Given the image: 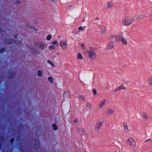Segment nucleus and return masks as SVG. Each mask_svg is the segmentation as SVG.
Here are the masks:
<instances>
[{
  "label": "nucleus",
  "mask_w": 152,
  "mask_h": 152,
  "mask_svg": "<svg viewBox=\"0 0 152 152\" xmlns=\"http://www.w3.org/2000/svg\"><path fill=\"white\" fill-rule=\"evenodd\" d=\"M4 139V137H0V141H2Z\"/></svg>",
  "instance_id": "41"
},
{
  "label": "nucleus",
  "mask_w": 152,
  "mask_h": 152,
  "mask_svg": "<svg viewBox=\"0 0 152 152\" xmlns=\"http://www.w3.org/2000/svg\"><path fill=\"white\" fill-rule=\"evenodd\" d=\"M34 46L29 45L28 48L32 55L37 56L40 54L41 51L47 48V45L42 41H36L34 43Z\"/></svg>",
  "instance_id": "1"
},
{
  "label": "nucleus",
  "mask_w": 152,
  "mask_h": 152,
  "mask_svg": "<svg viewBox=\"0 0 152 152\" xmlns=\"http://www.w3.org/2000/svg\"><path fill=\"white\" fill-rule=\"evenodd\" d=\"M39 142L38 140H36L35 141L34 146H35V148H36V149H37L38 148Z\"/></svg>",
  "instance_id": "23"
},
{
  "label": "nucleus",
  "mask_w": 152,
  "mask_h": 152,
  "mask_svg": "<svg viewBox=\"0 0 152 152\" xmlns=\"http://www.w3.org/2000/svg\"><path fill=\"white\" fill-rule=\"evenodd\" d=\"M88 56L92 60H95L96 58V52L92 50H90L88 51Z\"/></svg>",
  "instance_id": "3"
},
{
  "label": "nucleus",
  "mask_w": 152,
  "mask_h": 152,
  "mask_svg": "<svg viewBox=\"0 0 152 152\" xmlns=\"http://www.w3.org/2000/svg\"><path fill=\"white\" fill-rule=\"evenodd\" d=\"M73 121L75 123H77L78 122V120L77 119H75Z\"/></svg>",
  "instance_id": "40"
},
{
  "label": "nucleus",
  "mask_w": 152,
  "mask_h": 152,
  "mask_svg": "<svg viewBox=\"0 0 152 152\" xmlns=\"http://www.w3.org/2000/svg\"><path fill=\"white\" fill-rule=\"evenodd\" d=\"M76 131L80 134L83 135L85 134V131L83 129L80 128H77L76 129Z\"/></svg>",
  "instance_id": "11"
},
{
  "label": "nucleus",
  "mask_w": 152,
  "mask_h": 152,
  "mask_svg": "<svg viewBox=\"0 0 152 152\" xmlns=\"http://www.w3.org/2000/svg\"><path fill=\"white\" fill-rule=\"evenodd\" d=\"M100 32L101 34H103L106 33L107 28L105 26H102L99 27Z\"/></svg>",
  "instance_id": "7"
},
{
  "label": "nucleus",
  "mask_w": 152,
  "mask_h": 152,
  "mask_svg": "<svg viewBox=\"0 0 152 152\" xmlns=\"http://www.w3.org/2000/svg\"><path fill=\"white\" fill-rule=\"evenodd\" d=\"M114 47V44L113 42H109L106 46V49L107 50H110L113 49Z\"/></svg>",
  "instance_id": "8"
},
{
  "label": "nucleus",
  "mask_w": 152,
  "mask_h": 152,
  "mask_svg": "<svg viewBox=\"0 0 152 152\" xmlns=\"http://www.w3.org/2000/svg\"><path fill=\"white\" fill-rule=\"evenodd\" d=\"M18 35L16 34L14 35V37L16 39V40L15 41V43L18 45L19 46H21L22 45V43L20 41L21 38L19 37L17 39V37Z\"/></svg>",
  "instance_id": "6"
},
{
  "label": "nucleus",
  "mask_w": 152,
  "mask_h": 152,
  "mask_svg": "<svg viewBox=\"0 0 152 152\" xmlns=\"http://www.w3.org/2000/svg\"><path fill=\"white\" fill-rule=\"evenodd\" d=\"M48 79L50 83L52 84L53 83V77H48Z\"/></svg>",
  "instance_id": "25"
},
{
  "label": "nucleus",
  "mask_w": 152,
  "mask_h": 152,
  "mask_svg": "<svg viewBox=\"0 0 152 152\" xmlns=\"http://www.w3.org/2000/svg\"><path fill=\"white\" fill-rule=\"evenodd\" d=\"M119 39L122 42V44L123 45H126L127 43L126 39L122 37H120L119 38Z\"/></svg>",
  "instance_id": "13"
},
{
  "label": "nucleus",
  "mask_w": 152,
  "mask_h": 152,
  "mask_svg": "<svg viewBox=\"0 0 152 152\" xmlns=\"http://www.w3.org/2000/svg\"><path fill=\"white\" fill-rule=\"evenodd\" d=\"M77 57L78 59L82 60L83 59L82 56L80 53H78L77 56Z\"/></svg>",
  "instance_id": "24"
},
{
  "label": "nucleus",
  "mask_w": 152,
  "mask_h": 152,
  "mask_svg": "<svg viewBox=\"0 0 152 152\" xmlns=\"http://www.w3.org/2000/svg\"><path fill=\"white\" fill-rule=\"evenodd\" d=\"M59 45L62 49H66L68 46L67 40H61L59 43Z\"/></svg>",
  "instance_id": "4"
},
{
  "label": "nucleus",
  "mask_w": 152,
  "mask_h": 152,
  "mask_svg": "<svg viewBox=\"0 0 152 152\" xmlns=\"http://www.w3.org/2000/svg\"><path fill=\"white\" fill-rule=\"evenodd\" d=\"M78 98L80 100H81V101H86V99L85 97L83 95L79 96L78 97Z\"/></svg>",
  "instance_id": "22"
},
{
  "label": "nucleus",
  "mask_w": 152,
  "mask_h": 152,
  "mask_svg": "<svg viewBox=\"0 0 152 152\" xmlns=\"http://www.w3.org/2000/svg\"><path fill=\"white\" fill-rule=\"evenodd\" d=\"M5 51L4 48H3L1 50H0V53H2Z\"/></svg>",
  "instance_id": "38"
},
{
  "label": "nucleus",
  "mask_w": 152,
  "mask_h": 152,
  "mask_svg": "<svg viewBox=\"0 0 152 152\" xmlns=\"http://www.w3.org/2000/svg\"><path fill=\"white\" fill-rule=\"evenodd\" d=\"M126 89V88L123 85H122L120 86L117 88V89L115 91L116 92L118 91H119L121 89L125 90Z\"/></svg>",
  "instance_id": "19"
},
{
  "label": "nucleus",
  "mask_w": 152,
  "mask_h": 152,
  "mask_svg": "<svg viewBox=\"0 0 152 152\" xmlns=\"http://www.w3.org/2000/svg\"><path fill=\"white\" fill-rule=\"evenodd\" d=\"M51 37L52 36L51 35H48L46 37V39L47 40H50L51 39Z\"/></svg>",
  "instance_id": "32"
},
{
  "label": "nucleus",
  "mask_w": 152,
  "mask_h": 152,
  "mask_svg": "<svg viewBox=\"0 0 152 152\" xmlns=\"http://www.w3.org/2000/svg\"><path fill=\"white\" fill-rule=\"evenodd\" d=\"M48 48L50 50H55L56 49L55 46L54 45H50L49 47Z\"/></svg>",
  "instance_id": "26"
},
{
  "label": "nucleus",
  "mask_w": 152,
  "mask_h": 152,
  "mask_svg": "<svg viewBox=\"0 0 152 152\" xmlns=\"http://www.w3.org/2000/svg\"><path fill=\"white\" fill-rule=\"evenodd\" d=\"M86 27V26H84V27L80 26L78 28V29L81 31H83L84 28Z\"/></svg>",
  "instance_id": "30"
},
{
  "label": "nucleus",
  "mask_w": 152,
  "mask_h": 152,
  "mask_svg": "<svg viewBox=\"0 0 152 152\" xmlns=\"http://www.w3.org/2000/svg\"><path fill=\"white\" fill-rule=\"evenodd\" d=\"M123 129L126 132L128 131L129 127L128 125L126 123H124L123 125Z\"/></svg>",
  "instance_id": "16"
},
{
  "label": "nucleus",
  "mask_w": 152,
  "mask_h": 152,
  "mask_svg": "<svg viewBox=\"0 0 152 152\" xmlns=\"http://www.w3.org/2000/svg\"><path fill=\"white\" fill-rule=\"evenodd\" d=\"M15 75V73H12L10 75V76H9L8 77L9 79H12Z\"/></svg>",
  "instance_id": "31"
},
{
  "label": "nucleus",
  "mask_w": 152,
  "mask_h": 152,
  "mask_svg": "<svg viewBox=\"0 0 152 152\" xmlns=\"http://www.w3.org/2000/svg\"><path fill=\"white\" fill-rule=\"evenodd\" d=\"M134 19L133 18L126 17L122 20V23L125 26H129L134 21Z\"/></svg>",
  "instance_id": "2"
},
{
  "label": "nucleus",
  "mask_w": 152,
  "mask_h": 152,
  "mask_svg": "<svg viewBox=\"0 0 152 152\" xmlns=\"http://www.w3.org/2000/svg\"><path fill=\"white\" fill-rule=\"evenodd\" d=\"M52 126L54 130H55L57 129V127L56 125L53 124L52 125Z\"/></svg>",
  "instance_id": "33"
},
{
  "label": "nucleus",
  "mask_w": 152,
  "mask_h": 152,
  "mask_svg": "<svg viewBox=\"0 0 152 152\" xmlns=\"http://www.w3.org/2000/svg\"><path fill=\"white\" fill-rule=\"evenodd\" d=\"M48 63L49 64H50L53 67L54 66V65L50 61L48 60Z\"/></svg>",
  "instance_id": "34"
},
{
  "label": "nucleus",
  "mask_w": 152,
  "mask_h": 152,
  "mask_svg": "<svg viewBox=\"0 0 152 152\" xmlns=\"http://www.w3.org/2000/svg\"><path fill=\"white\" fill-rule=\"evenodd\" d=\"M92 91L93 93V94L94 95H96L97 92H96V90L95 89H93L92 90Z\"/></svg>",
  "instance_id": "36"
},
{
  "label": "nucleus",
  "mask_w": 152,
  "mask_h": 152,
  "mask_svg": "<svg viewBox=\"0 0 152 152\" xmlns=\"http://www.w3.org/2000/svg\"><path fill=\"white\" fill-rule=\"evenodd\" d=\"M148 83L149 84L152 85V80L151 79H150L148 81Z\"/></svg>",
  "instance_id": "35"
},
{
  "label": "nucleus",
  "mask_w": 152,
  "mask_h": 152,
  "mask_svg": "<svg viewBox=\"0 0 152 152\" xmlns=\"http://www.w3.org/2000/svg\"><path fill=\"white\" fill-rule=\"evenodd\" d=\"M103 123V122H100L97 123L96 125L95 129L96 131H98L102 126Z\"/></svg>",
  "instance_id": "9"
},
{
  "label": "nucleus",
  "mask_w": 152,
  "mask_h": 152,
  "mask_svg": "<svg viewBox=\"0 0 152 152\" xmlns=\"http://www.w3.org/2000/svg\"><path fill=\"white\" fill-rule=\"evenodd\" d=\"M1 144L0 143V148H1Z\"/></svg>",
  "instance_id": "45"
},
{
  "label": "nucleus",
  "mask_w": 152,
  "mask_h": 152,
  "mask_svg": "<svg viewBox=\"0 0 152 152\" xmlns=\"http://www.w3.org/2000/svg\"><path fill=\"white\" fill-rule=\"evenodd\" d=\"M25 26L26 27H27L29 28H30L31 29H32L35 31H36V29L35 28L32 26L31 25L28 24V23H26L25 24Z\"/></svg>",
  "instance_id": "15"
},
{
  "label": "nucleus",
  "mask_w": 152,
  "mask_h": 152,
  "mask_svg": "<svg viewBox=\"0 0 152 152\" xmlns=\"http://www.w3.org/2000/svg\"><path fill=\"white\" fill-rule=\"evenodd\" d=\"M57 43H58V42L56 40H54L53 41H52L50 42V44H51L53 45H55Z\"/></svg>",
  "instance_id": "29"
},
{
  "label": "nucleus",
  "mask_w": 152,
  "mask_h": 152,
  "mask_svg": "<svg viewBox=\"0 0 152 152\" xmlns=\"http://www.w3.org/2000/svg\"><path fill=\"white\" fill-rule=\"evenodd\" d=\"M13 41L11 39H9L7 40V41H6V43L7 44H11Z\"/></svg>",
  "instance_id": "28"
},
{
  "label": "nucleus",
  "mask_w": 152,
  "mask_h": 152,
  "mask_svg": "<svg viewBox=\"0 0 152 152\" xmlns=\"http://www.w3.org/2000/svg\"><path fill=\"white\" fill-rule=\"evenodd\" d=\"M127 142L132 146H135L136 142L134 139L132 137H130L127 140Z\"/></svg>",
  "instance_id": "5"
},
{
  "label": "nucleus",
  "mask_w": 152,
  "mask_h": 152,
  "mask_svg": "<svg viewBox=\"0 0 152 152\" xmlns=\"http://www.w3.org/2000/svg\"><path fill=\"white\" fill-rule=\"evenodd\" d=\"M151 138H149V139H148V140H146L145 141V142H147L148 141H151Z\"/></svg>",
  "instance_id": "42"
},
{
  "label": "nucleus",
  "mask_w": 152,
  "mask_h": 152,
  "mask_svg": "<svg viewBox=\"0 0 152 152\" xmlns=\"http://www.w3.org/2000/svg\"><path fill=\"white\" fill-rule=\"evenodd\" d=\"M113 113V110L110 108L108 109L107 110L106 113L108 115H112Z\"/></svg>",
  "instance_id": "14"
},
{
  "label": "nucleus",
  "mask_w": 152,
  "mask_h": 152,
  "mask_svg": "<svg viewBox=\"0 0 152 152\" xmlns=\"http://www.w3.org/2000/svg\"><path fill=\"white\" fill-rule=\"evenodd\" d=\"M14 140V139L13 138H12L11 140V143H12L13 142V141Z\"/></svg>",
  "instance_id": "43"
},
{
  "label": "nucleus",
  "mask_w": 152,
  "mask_h": 152,
  "mask_svg": "<svg viewBox=\"0 0 152 152\" xmlns=\"http://www.w3.org/2000/svg\"><path fill=\"white\" fill-rule=\"evenodd\" d=\"M74 8V7L72 6H69L68 7V8L70 10H72Z\"/></svg>",
  "instance_id": "39"
},
{
  "label": "nucleus",
  "mask_w": 152,
  "mask_h": 152,
  "mask_svg": "<svg viewBox=\"0 0 152 152\" xmlns=\"http://www.w3.org/2000/svg\"><path fill=\"white\" fill-rule=\"evenodd\" d=\"M113 6V4L111 1H109L107 3V10L108 11L110 10Z\"/></svg>",
  "instance_id": "10"
},
{
  "label": "nucleus",
  "mask_w": 152,
  "mask_h": 152,
  "mask_svg": "<svg viewBox=\"0 0 152 152\" xmlns=\"http://www.w3.org/2000/svg\"><path fill=\"white\" fill-rule=\"evenodd\" d=\"M42 72L40 70H38L37 71V76L38 77H41L42 75Z\"/></svg>",
  "instance_id": "27"
},
{
  "label": "nucleus",
  "mask_w": 152,
  "mask_h": 152,
  "mask_svg": "<svg viewBox=\"0 0 152 152\" xmlns=\"http://www.w3.org/2000/svg\"><path fill=\"white\" fill-rule=\"evenodd\" d=\"M70 95V92L68 90H66L65 91L63 94V96L64 97H67L69 96Z\"/></svg>",
  "instance_id": "17"
},
{
  "label": "nucleus",
  "mask_w": 152,
  "mask_h": 152,
  "mask_svg": "<svg viewBox=\"0 0 152 152\" xmlns=\"http://www.w3.org/2000/svg\"><path fill=\"white\" fill-rule=\"evenodd\" d=\"M106 100L104 99L101 102L99 105V106L100 108H101L102 107L104 104Z\"/></svg>",
  "instance_id": "20"
},
{
  "label": "nucleus",
  "mask_w": 152,
  "mask_h": 152,
  "mask_svg": "<svg viewBox=\"0 0 152 152\" xmlns=\"http://www.w3.org/2000/svg\"><path fill=\"white\" fill-rule=\"evenodd\" d=\"M91 106V104L90 102H87L86 104V109L87 110H89Z\"/></svg>",
  "instance_id": "18"
},
{
  "label": "nucleus",
  "mask_w": 152,
  "mask_h": 152,
  "mask_svg": "<svg viewBox=\"0 0 152 152\" xmlns=\"http://www.w3.org/2000/svg\"><path fill=\"white\" fill-rule=\"evenodd\" d=\"M151 142H152V138H151Z\"/></svg>",
  "instance_id": "44"
},
{
  "label": "nucleus",
  "mask_w": 152,
  "mask_h": 152,
  "mask_svg": "<svg viewBox=\"0 0 152 152\" xmlns=\"http://www.w3.org/2000/svg\"><path fill=\"white\" fill-rule=\"evenodd\" d=\"M110 40L112 41V42H116L118 41V39L117 37L114 35H111L110 36Z\"/></svg>",
  "instance_id": "12"
},
{
  "label": "nucleus",
  "mask_w": 152,
  "mask_h": 152,
  "mask_svg": "<svg viewBox=\"0 0 152 152\" xmlns=\"http://www.w3.org/2000/svg\"><path fill=\"white\" fill-rule=\"evenodd\" d=\"M81 47L82 48V49H85V47H84V45H83V44L82 43V44H81Z\"/></svg>",
  "instance_id": "37"
},
{
  "label": "nucleus",
  "mask_w": 152,
  "mask_h": 152,
  "mask_svg": "<svg viewBox=\"0 0 152 152\" xmlns=\"http://www.w3.org/2000/svg\"><path fill=\"white\" fill-rule=\"evenodd\" d=\"M142 118L145 121H148V120L147 114L146 113L143 114Z\"/></svg>",
  "instance_id": "21"
}]
</instances>
